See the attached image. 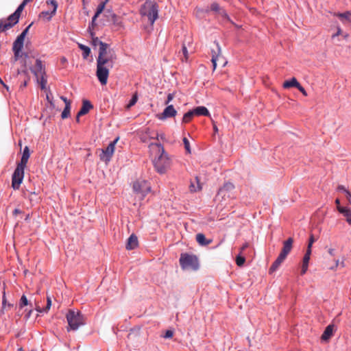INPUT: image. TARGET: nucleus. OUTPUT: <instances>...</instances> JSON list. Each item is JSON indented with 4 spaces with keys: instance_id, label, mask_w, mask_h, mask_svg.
<instances>
[{
    "instance_id": "f257e3e1",
    "label": "nucleus",
    "mask_w": 351,
    "mask_h": 351,
    "mask_svg": "<svg viewBox=\"0 0 351 351\" xmlns=\"http://www.w3.org/2000/svg\"><path fill=\"white\" fill-rule=\"evenodd\" d=\"M115 56L111 53L110 51L102 49L99 51L97 58V71L96 75L99 82L102 85H106L109 75L108 66L112 67L113 60Z\"/></svg>"
},
{
    "instance_id": "f03ea898",
    "label": "nucleus",
    "mask_w": 351,
    "mask_h": 351,
    "mask_svg": "<svg viewBox=\"0 0 351 351\" xmlns=\"http://www.w3.org/2000/svg\"><path fill=\"white\" fill-rule=\"evenodd\" d=\"M150 147L153 151L154 150L156 152L153 160L156 171L160 174L165 173L171 165V159L169 155L160 143H152Z\"/></svg>"
},
{
    "instance_id": "7ed1b4c3",
    "label": "nucleus",
    "mask_w": 351,
    "mask_h": 351,
    "mask_svg": "<svg viewBox=\"0 0 351 351\" xmlns=\"http://www.w3.org/2000/svg\"><path fill=\"white\" fill-rule=\"evenodd\" d=\"M140 13L141 16L147 17L152 25L158 18V5L154 1L147 0L141 7Z\"/></svg>"
},
{
    "instance_id": "20e7f679",
    "label": "nucleus",
    "mask_w": 351,
    "mask_h": 351,
    "mask_svg": "<svg viewBox=\"0 0 351 351\" xmlns=\"http://www.w3.org/2000/svg\"><path fill=\"white\" fill-rule=\"evenodd\" d=\"M180 265L184 270L196 271L199 269V261L197 257L194 254L182 253L180 257Z\"/></svg>"
},
{
    "instance_id": "39448f33",
    "label": "nucleus",
    "mask_w": 351,
    "mask_h": 351,
    "mask_svg": "<svg viewBox=\"0 0 351 351\" xmlns=\"http://www.w3.org/2000/svg\"><path fill=\"white\" fill-rule=\"evenodd\" d=\"M66 319L69 324L68 331L77 330L80 326L84 324L83 315L80 311L69 310L66 314Z\"/></svg>"
},
{
    "instance_id": "423d86ee",
    "label": "nucleus",
    "mask_w": 351,
    "mask_h": 351,
    "mask_svg": "<svg viewBox=\"0 0 351 351\" xmlns=\"http://www.w3.org/2000/svg\"><path fill=\"white\" fill-rule=\"evenodd\" d=\"M133 190L141 199H143L151 191V185L145 180H138L133 184Z\"/></svg>"
},
{
    "instance_id": "0eeeda50",
    "label": "nucleus",
    "mask_w": 351,
    "mask_h": 351,
    "mask_svg": "<svg viewBox=\"0 0 351 351\" xmlns=\"http://www.w3.org/2000/svg\"><path fill=\"white\" fill-rule=\"evenodd\" d=\"M24 169L16 167L12 177V186L14 190L19 189L24 178Z\"/></svg>"
},
{
    "instance_id": "6e6552de",
    "label": "nucleus",
    "mask_w": 351,
    "mask_h": 351,
    "mask_svg": "<svg viewBox=\"0 0 351 351\" xmlns=\"http://www.w3.org/2000/svg\"><path fill=\"white\" fill-rule=\"evenodd\" d=\"M234 189V186L231 182H226L223 186H221L217 193V197H221L222 199H225L226 197L228 198H234V196L232 191Z\"/></svg>"
},
{
    "instance_id": "1a4fd4ad",
    "label": "nucleus",
    "mask_w": 351,
    "mask_h": 351,
    "mask_svg": "<svg viewBox=\"0 0 351 351\" xmlns=\"http://www.w3.org/2000/svg\"><path fill=\"white\" fill-rule=\"evenodd\" d=\"M119 141V137L115 138L113 141L110 142L106 149L102 150V154L100 155V159L103 161L108 162L110 160L111 157L114 152L115 145Z\"/></svg>"
},
{
    "instance_id": "9d476101",
    "label": "nucleus",
    "mask_w": 351,
    "mask_h": 351,
    "mask_svg": "<svg viewBox=\"0 0 351 351\" xmlns=\"http://www.w3.org/2000/svg\"><path fill=\"white\" fill-rule=\"evenodd\" d=\"M32 23L29 24L16 38V39L13 43L12 50H20L21 51L23 45L25 38L32 26Z\"/></svg>"
},
{
    "instance_id": "9b49d317",
    "label": "nucleus",
    "mask_w": 351,
    "mask_h": 351,
    "mask_svg": "<svg viewBox=\"0 0 351 351\" xmlns=\"http://www.w3.org/2000/svg\"><path fill=\"white\" fill-rule=\"evenodd\" d=\"M19 17L17 15H16V14L14 12L13 14L8 16L5 22L0 23V24L2 25V27L0 29V30L5 31L7 29H10L19 22Z\"/></svg>"
},
{
    "instance_id": "f8f14e48",
    "label": "nucleus",
    "mask_w": 351,
    "mask_h": 351,
    "mask_svg": "<svg viewBox=\"0 0 351 351\" xmlns=\"http://www.w3.org/2000/svg\"><path fill=\"white\" fill-rule=\"evenodd\" d=\"M177 111L173 105L167 106L163 110L162 113L158 115L160 120H165L167 118L173 117L176 115Z\"/></svg>"
},
{
    "instance_id": "ddd939ff",
    "label": "nucleus",
    "mask_w": 351,
    "mask_h": 351,
    "mask_svg": "<svg viewBox=\"0 0 351 351\" xmlns=\"http://www.w3.org/2000/svg\"><path fill=\"white\" fill-rule=\"evenodd\" d=\"M215 44L216 45L217 50L212 49L211 54L212 58L211 62L213 64V69L215 70L217 67V61L219 60L221 56V47L218 42L215 41Z\"/></svg>"
},
{
    "instance_id": "4468645a",
    "label": "nucleus",
    "mask_w": 351,
    "mask_h": 351,
    "mask_svg": "<svg viewBox=\"0 0 351 351\" xmlns=\"http://www.w3.org/2000/svg\"><path fill=\"white\" fill-rule=\"evenodd\" d=\"M32 72L38 78L40 75H45V68L43 65L42 61L40 59H36V65L34 69H31Z\"/></svg>"
},
{
    "instance_id": "2eb2a0df",
    "label": "nucleus",
    "mask_w": 351,
    "mask_h": 351,
    "mask_svg": "<svg viewBox=\"0 0 351 351\" xmlns=\"http://www.w3.org/2000/svg\"><path fill=\"white\" fill-rule=\"evenodd\" d=\"M293 242V240L291 237L286 240L283 243V247L280 254L284 256L285 257H287L292 249Z\"/></svg>"
},
{
    "instance_id": "dca6fc26",
    "label": "nucleus",
    "mask_w": 351,
    "mask_h": 351,
    "mask_svg": "<svg viewBox=\"0 0 351 351\" xmlns=\"http://www.w3.org/2000/svg\"><path fill=\"white\" fill-rule=\"evenodd\" d=\"M137 246L138 238L134 234H132L128 239V241L126 243V249L130 250L136 248Z\"/></svg>"
},
{
    "instance_id": "f3484780",
    "label": "nucleus",
    "mask_w": 351,
    "mask_h": 351,
    "mask_svg": "<svg viewBox=\"0 0 351 351\" xmlns=\"http://www.w3.org/2000/svg\"><path fill=\"white\" fill-rule=\"evenodd\" d=\"M93 108V106L88 100H84L82 102V106L78 112V117L83 116L87 114L90 109Z\"/></svg>"
},
{
    "instance_id": "a211bd4d",
    "label": "nucleus",
    "mask_w": 351,
    "mask_h": 351,
    "mask_svg": "<svg viewBox=\"0 0 351 351\" xmlns=\"http://www.w3.org/2000/svg\"><path fill=\"white\" fill-rule=\"evenodd\" d=\"M285 258L286 257L280 254L277 257L276 260L273 263L271 267L269 268V274H271L274 271H275L279 267L281 263L285 261Z\"/></svg>"
},
{
    "instance_id": "6ab92c4d",
    "label": "nucleus",
    "mask_w": 351,
    "mask_h": 351,
    "mask_svg": "<svg viewBox=\"0 0 351 351\" xmlns=\"http://www.w3.org/2000/svg\"><path fill=\"white\" fill-rule=\"evenodd\" d=\"M91 44L94 47H97V45H99V51H101L102 49H104V51L107 50L109 47V45L107 43L101 41L97 37H95L93 38V39H91Z\"/></svg>"
},
{
    "instance_id": "aec40b11",
    "label": "nucleus",
    "mask_w": 351,
    "mask_h": 351,
    "mask_svg": "<svg viewBox=\"0 0 351 351\" xmlns=\"http://www.w3.org/2000/svg\"><path fill=\"white\" fill-rule=\"evenodd\" d=\"M202 189L201 184L198 177H195L194 180L191 181L189 185V190L191 193L199 191Z\"/></svg>"
},
{
    "instance_id": "412c9836",
    "label": "nucleus",
    "mask_w": 351,
    "mask_h": 351,
    "mask_svg": "<svg viewBox=\"0 0 351 351\" xmlns=\"http://www.w3.org/2000/svg\"><path fill=\"white\" fill-rule=\"evenodd\" d=\"M196 241L202 246H206L212 243V240L207 239L202 233H199L196 235Z\"/></svg>"
},
{
    "instance_id": "4be33fe9",
    "label": "nucleus",
    "mask_w": 351,
    "mask_h": 351,
    "mask_svg": "<svg viewBox=\"0 0 351 351\" xmlns=\"http://www.w3.org/2000/svg\"><path fill=\"white\" fill-rule=\"evenodd\" d=\"M193 110L195 115L210 116L208 110L204 106H197Z\"/></svg>"
},
{
    "instance_id": "5701e85b",
    "label": "nucleus",
    "mask_w": 351,
    "mask_h": 351,
    "mask_svg": "<svg viewBox=\"0 0 351 351\" xmlns=\"http://www.w3.org/2000/svg\"><path fill=\"white\" fill-rule=\"evenodd\" d=\"M300 86V83L298 82L295 77H292L289 80H287L283 84V87L285 88H289L291 87H295Z\"/></svg>"
},
{
    "instance_id": "b1692460",
    "label": "nucleus",
    "mask_w": 351,
    "mask_h": 351,
    "mask_svg": "<svg viewBox=\"0 0 351 351\" xmlns=\"http://www.w3.org/2000/svg\"><path fill=\"white\" fill-rule=\"evenodd\" d=\"M333 332V326L332 325H328L324 330L322 335V339L324 341H326L330 338Z\"/></svg>"
},
{
    "instance_id": "393cba45",
    "label": "nucleus",
    "mask_w": 351,
    "mask_h": 351,
    "mask_svg": "<svg viewBox=\"0 0 351 351\" xmlns=\"http://www.w3.org/2000/svg\"><path fill=\"white\" fill-rule=\"evenodd\" d=\"M339 213L342 214L346 218V221L349 224H351V211L350 208L345 207V208H339Z\"/></svg>"
},
{
    "instance_id": "a878e982",
    "label": "nucleus",
    "mask_w": 351,
    "mask_h": 351,
    "mask_svg": "<svg viewBox=\"0 0 351 351\" xmlns=\"http://www.w3.org/2000/svg\"><path fill=\"white\" fill-rule=\"evenodd\" d=\"M339 19L343 23H350V16H351V12H346L343 13H339L337 14Z\"/></svg>"
},
{
    "instance_id": "bb28decb",
    "label": "nucleus",
    "mask_w": 351,
    "mask_h": 351,
    "mask_svg": "<svg viewBox=\"0 0 351 351\" xmlns=\"http://www.w3.org/2000/svg\"><path fill=\"white\" fill-rule=\"evenodd\" d=\"M79 48L82 51V56L84 59H86L90 53V49L88 46L83 44L78 45Z\"/></svg>"
},
{
    "instance_id": "cd10ccee",
    "label": "nucleus",
    "mask_w": 351,
    "mask_h": 351,
    "mask_svg": "<svg viewBox=\"0 0 351 351\" xmlns=\"http://www.w3.org/2000/svg\"><path fill=\"white\" fill-rule=\"evenodd\" d=\"M195 116V114L193 112V110H189L187 112H186L182 118V122L183 123H188L189 122L192 118Z\"/></svg>"
},
{
    "instance_id": "c85d7f7f",
    "label": "nucleus",
    "mask_w": 351,
    "mask_h": 351,
    "mask_svg": "<svg viewBox=\"0 0 351 351\" xmlns=\"http://www.w3.org/2000/svg\"><path fill=\"white\" fill-rule=\"evenodd\" d=\"M51 300L50 297L47 298V306L44 308H40V307L36 308V311L40 313H47L51 308Z\"/></svg>"
},
{
    "instance_id": "c756f323",
    "label": "nucleus",
    "mask_w": 351,
    "mask_h": 351,
    "mask_svg": "<svg viewBox=\"0 0 351 351\" xmlns=\"http://www.w3.org/2000/svg\"><path fill=\"white\" fill-rule=\"evenodd\" d=\"M70 110H71V104H67L66 106H65V107L61 114L62 119H64L68 118L70 115Z\"/></svg>"
},
{
    "instance_id": "7c9ffc66",
    "label": "nucleus",
    "mask_w": 351,
    "mask_h": 351,
    "mask_svg": "<svg viewBox=\"0 0 351 351\" xmlns=\"http://www.w3.org/2000/svg\"><path fill=\"white\" fill-rule=\"evenodd\" d=\"M47 4H50L53 6V10L51 12V16H49V19H51L53 15H54L56 12L58 8V3L56 0H47Z\"/></svg>"
},
{
    "instance_id": "2f4dec72",
    "label": "nucleus",
    "mask_w": 351,
    "mask_h": 351,
    "mask_svg": "<svg viewBox=\"0 0 351 351\" xmlns=\"http://www.w3.org/2000/svg\"><path fill=\"white\" fill-rule=\"evenodd\" d=\"M311 254V251L306 250V252L303 257V261H302L303 265H308Z\"/></svg>"
},
{
    "instance_id": "473e14b6",
    "label": "nucleus",
    "mask_w": 351,
    "mask_h": 351,
    "mask_svg": "<svg viewBox=\"0 0 351 351\" xmlns=\"http://www.w3.org/2000/svg\"><path fill=\"white\" fill-rule=\"evenodd\" d=\"M108 1V0H105V1L101 3L98 7L97 8V11L95 12V14L99 16V14L103 12L104 8H105V5H106V3Z\"/></svg>"
},
{
    "instance_id": "72a5a7b5",
    "label": "nucleus",
    "mask_w": 351,
    "mask_h": 351,
    "mask_svg": "<svg viewBox=\"0 0 351 351\" xmlns=\"http://www.w3.org/2000/svg\"><path fill=\"white\" fill-rule=\"evenodd\" d=\"M245 258L243 256H241V254H239L236 257V263L238 266L241 267L243 266L245 263Z\"/></svg>"
},
{
    "instance_id": "f704fd0d",
    "label": "nucleus",
    "mask_w": 351,
    "mask_h": 351,
    "mask_svg": "<svg viewBox=\"0 0 351 351\" xmlns=\"http://www.w3.org/2000/svg\"><path fill=\"white\" fill-rule=\"evenodd\" d=\"M28 300L25 295H23L20 299L19 307L22 308L23 306L28 305Z\"/></svg>"
},
{
    "instance_id": "c9c22d12",
    "label": "nucleus",
    "mask_w": 351,
    "mask_h": 351,
    "mask_svg": "<svg viewBox=\"0 0 351 351\" xmlns=\"http://www.w3.org/2000/svg\"><path fill=\"white\" fill-rule=\"evenodd\" d=\"M26 4H27V3L23 0V2L19 5L17 9L15 10L14 13L19 17H20L21 12L23 11V10Z\"/></svg>"
},
{
    "instance_id": "e433bc0d",
    "label": "nucleus",
    "mask_w": 351,
    "mask_h": 351,
    "mask_svg": "<svg viewBox=\"0 0 351 351\" xmlns=\"http://www.w3.org/2000/svg\"><path fill=\"white\" fill-rule=\"evenodd\" d=\"M14 52V61H17L23 57V52L22 50H12Z\"/></svg>"
},
{
    "instance_id": "4c0bfd02",
    "label": "nucleus",
    "mask_w": 351,
    "mask_h": 351,
    "mask_svg": "<svg viewBox=\"0 0 351 351\" xmlns=\"http://www.w3.org/2000/svg\"><path fill=\"white\" fill-rule=\"evenodd\" d=\"M27 161H28L27 158H24L23 157H21V161L17 164L16 167H21V168L25 169L26 165L27 163Z\"/></svg>"
},
{
    "instance_id": "58836bf2",
    "label": "nucleus",
    "mask_w": 351,
    "mask_h": 351,
    "mask_svg": "<svg viewBox=\"0 0 351 351\" xmlns=\"http://www.w3.org/2000/svg\"><path fill=\"white\" fill-rule=\"evenodd\" d=\"M183 143H184V148H185L186 152L188 154H191V147H190V143H189V140L186 137H184L183 138Z\"/></svg>"
},
{
    "instance_id": "ea45409f",
    "label": "nucleus",
    "mask_w": 351,
    "mask_h": 351,
    "mask_svg": "<svg viewBox=\"0 0 351 351\" xmlns=\"http://www.w3.org/2000/svg\"><path fill=\"white\" fill-rule=\"evenodd\" d=\"M110 17H111V21H112V23L114 24V25H119L120 22H119V17L114 13H111L110 12Z\"/></svg>"
},
{
    "instance_id": "a19ab883",
    "label": "nucleus",
    "mask_w": 351,
    "mask_h": 351,
    "mask_svg": "<svg viewBox=\"0 0 351 351\" xmlns=\"http://www.w3.org/2000/svg\"><path fill=\"white\" fill-rule=\"evenodd\" d=\"M39 76H40V88L42 90H44L46 88L47 80L45 78L44 75H40Z\"/></svg>"
},
{
    "instance_id": "79ce46f5",
    "label": "nucleus",
    "mask_w": 351,
    "mask_h": 351,
    "mask_svg": "<svg viewBox=\"0 0 351 351\" xmlns=\"http://www.w3.org/2000/svg\"><path fill=\"white\" fill-rule=\"evenodd\" d=\"M210 10L215 12L219 13L221 9L219 5L217 3L214 2L210 5Z\"/></svg>"
},
{
    "instance_id": "37998d69",
    "label": "nucleus",
    "mask_w": 351,
    "mask_h": 351,
    "mask_svg": "<svg viewBox=\"0 0 351 351\" xmlns=\"http://www.w3.org/2000/svg\"><path fill=\"white\" fill-rule=\"evenodd\" d=\"M29 156H30V153H29V147L27 146H25L24 147V149L23 152L22 157H23L24 158L29 159Z\"/></svg>"
},
{
    "instance_id": "c03bdc74",
    "label": "nucleus",
    "mask_w": 351,
    "mask_h": 351,
    "mask_svg": "<svg viewBox=\"0 0 351 351\" xmlns=\"http://www.w3.org/2000/svg\"><path fill=\"white\" fill-rule=\"evenodd\" d=\"M173 335V331L172 330H167L165 334L162 335V337L165 339L171 338Z\"/></svg>"
},
{
    "instance_id": "a18cd8bd",
    "label": "nucleus",
    "mask_w": 351,
    "mask_h": 351,
    "mask_svg": "<svg viewBox=\"0 0 351 351\" xmlns=\"http://www.w3.org/2000/svg\"><path fill=\"white\" fill-rule=\"evenodd\" d=\"M219 14H220L222 17L226 19L228 21H231L230 18L229 17L228 14L224 10H220L219 12Z\"/></svg>"
},
{
    "instance_id": "49530a36",
    "label": "nucleus",
    "mask_w": 351,
    "mask_h": 351,
    "mask_svg": "<svg viewBox=\"0 0 351 351\" xmlns=\"http://www.w3.org/2000/svg\"><path fill=\"white\" fill-rule=\"evenodd\" d=\"M314 241H315V239H314L313 236L311 235L309 239V241H308V244L306 250L311 251L312 245L314 243Z\"/></svg>"
},
{
    "instance_id": "de8ad7c7",
    "label": "nucleus",
    "mask_w": 351,
    "mask_h": 351,
    "mask_svg": "<svg viewBox=\"0 0 351 351\" xmlns=\"http://www.w3.org/2000/svg\"><path fill=\"white\" fill-rule=\"evenodd\" d=\"M182 53L184 55V59H185V60H186L188 59V50H187L186 47L184 45H182Z\"/></svg>"
},
{
    "instance_id": "09e8293b",
    "label": "nucleus",
    "mask_w": 351,
    "mask_h": 351,
    "mask_svg": "<svg viewBox=\"0 0 351 351\" xmlns=\"http://www.w3.org/2000/svg\"><path fill=\"white\" fill-rule=\"evenodd\" d=\"M36 193H29V194L27 195L26 193H24V197L29 198L31 202L34 201V196H36Z\"/></svg>"
},
{
    "instance_id": "8fccbe9b",
    "label": "nucleus",
    "mask_w": 351,
    "mask_h": 351,
    "mask_svg": "<svg viewBox=\"0 0 351 351\" xmlns=\"http://www.w3.org/2000/svg\"><path fill=\"white\" fill-rule=\"evenodd\" d=\"M99 16L97 14H94V16L92 17L91 22L89 23V25H90L91 27H94V26L96 25L95 21Z\"/></svg>"
},
{
    "instance_id": "3c124183",
    "label": "nucleus",
    "mask_w": 351,
    "mask_h": 351,
    "mask_svg": "<svg viewBox=\"0 0 351 351\" xmlns=\"http://www.w3.org/2000/svg\"><path fill=\"white\" fill-rule=\"evenodd\" d=\"M174 97L173 93H169L167 95V100L165 101V104H168Z\"/></svg>"
},
{
    "instance_id": "603ef678",
    "label": "nucleus",
    "mask_w": 351,
    "mask_h": 351,
    "mask_svg": "<svg viewBox=\"0 0 351 351\" xmlns=\"http://www.w3.org/2000/svg\"><path fill=\"white\" fill-rule=\"evenodd\" d=\"M337 190L346 194V191H348L343 185H339Z\"/></svg>"
},
{
    "instance_id": "864d4df0",
    "label": "nucleus",
    "mask_w": 351,
    "mask_h": 351,
    "mask_svg": "<svg viewBox=\"0 0 351 351\" xmlns=\"http://www.w3.org/2000/svg\"><path fill=\"white\" fill-rule=\"evenodd\" d=\"M136 101H137V97L133 96L132 98L131 99V100L130 101L129 106H132L136 104Z\"/></svg>"
},
{
    "instance_id": "5fc2aeb1",
    "label": "nucleus",
    "mask_w": 351,
    "mask_h": 351,
    "mask_svg": "<svg viewBox=\"0 0 351 351\" xmlns=\"http://www.w3.org/2000/svg\"><path fill=\"white\" fill-rule=\"evenodd\" d=\"M297 88L304 95V96L307 95V93L305 89L300 84V86H298Z\"/></svg>"
},
{
    "instance_id": "6e6d98bb",
    "label": "nucleus",
    "mask_w": 351,
    "mask_h": 351,
    "mask_svg": "<svg viewBox=\"0 0 351 351\" xmlns=\"http://www.w3.org/2000/svg\"><path fill=\"white\" fill-rule=\"evenodd\" d=\"M92 28H93V27H90V25H88V32L90 33V35L91 39H93V38L96 37V36H95V32L93 31Z\"/></svg>"
},
{
    "instance_id": "4d7b16f0",
    "label": "nucleus",
    "mask_w": 351,
    "mask_h": 351,
    "mask_svg": "<svg viewBox=\"0 0 351 351\" xmlns=\"http://www.w3.org/2000/svg\"><path fill=\"white\" fill-rule=\"evenodd\" d=\"M308 265H303L302 264V270H301V274L302 275L304 274L306 272V271L308 269Z\"/></svg>"
},
{
    "instance_id": "13d9d810",
    "label": "nucleus",
    "mask_w": 351,
    "mask_h": 351,
    "mask_svg": "<svg viewBox=\"0 0 351 351\" xmlns=\"http://www.w3.org/2000/svg\"><path fill=\"white\" fill-rule=\"evenodd\" d=\"M47 100L50 104L51 106H53V97L49 95V94H47Z\"/></svg>"
},
{
    "instance_id": "bf43d9fd",
    "label": "nucleus",
    "mask_w": 351,
    "mask_h": 351,
    "mask_svg": "<svg viewBox=\"0 0 351 351\" xmlns=\"http://www.w3.org/2000/svg\"><path fill=\"white\" fill-rule=\"evenodd\" d=\"M60 99L64 102L65 106H66L67 104H71L70 100H69L66 97L60 96Z\"/></svg>"
},
{
    "instance_id": "052dcab7",
    "label": "nucleus",
    "mask_w": 351,
    "mask_h": 351,
    "mask_svg": "<svg viewBox=\"0 0 351 351\" xmlns=\"http://www.w3.org/2000/svg\"><path fill=\"white\" fill-rule=\"evenodd\" d=\"M335 204H336V205H337V210H338V211H339V208H344L343 206H341L340 205V200H339V199H338V198H337V199H335Z\"/></svg>"
},
{
    "instance_id": "680f3d73",
    "label": "nucleus",
    "mask_w": 351,
    "mask_h": 351,
    "mask_svg": "<svg viewBox=\"0 0 351 351\" xmlns=\"http://www.w3.org/2000/svg\"><path fill=\"white\" fill-rule=\"evenodd\" d=\"M345 195L349 203H351V193L349 191H346Z\"/></svg>"
},
{
    "instance_id": "e2e57ef3",
    "label": "nucleus",
    "mask_w": 351,
    "mask_h": 351,
    "mask_svg": "<svg viewBox=\"0 0 351 351\" xmlns=\"http://www.w3.org/2000/svg\"><path fill=\"white\" fill-rule=\"evenodd\" d=\"M248 247V243H244L242 247H241V252L242 251H243L244 250H245L247 247Z\"/></svg>"
},
{
    "instance_id": "0e129e2a",
    "label": "nucleus",
    "mask_w": 351,
    "mask_h": 351,
    "mask_svg": "<svg viewBox=\"0 0 351 351\" xmlns=\"http://www.w3.org/2000/svg\"><path fill=\"white\" fill-rule=\"evenodd\" d=\"M19 213H21V210H19V208H15L13 211V214L14 215H17V214H19Z\"/></svg>"
},
{
    "instance_id": "69168bd1",
    "label": "nucleus",
    "mask_w": 351,
    "mask_h": 351,
    "mask_svg": "<svg viewBox=\"0 0 351 351\" xmlns=\"http://www.w3.org/2000/svg\"><path fill=\"white\" fill-rule=\"evenodd\" d=\"M328 253H329L330 255L334 256L335 255V250L332 249V248L329 249L328 250Z\"/></svg>"
},
{
    "instance_id": "338daca9",
    "label": "nucleus",
    "mask_w": 351,
    "mask_h": 351,
    "mask_svg": "<svg viewBox=\"0 0 351 351\" xmlns=\"http://www.w3.org/2000/svg\"><path fill=\"white\" fill-rule=\"evenodd\" d=\"M6 304V300H5V295H3V301H2V305H3V307H4Z\"/></svg>"
},
{
    "instance_id": "774afa93",
    "label": "nucleus",
    "mask_w": 351,
    "mask_h": 351,
    "mask_svg": "<svg viewBox=\"0 0 351 351\" xmlns=\"http://www.w3.org/2000/svg\"><path fill=\"white\" fill-rule=\"evenodd\" d=\"M23 58H24L25 59L28 58H29L28 53H26V52H23Z\"/></svg>"
}]
</instances>
